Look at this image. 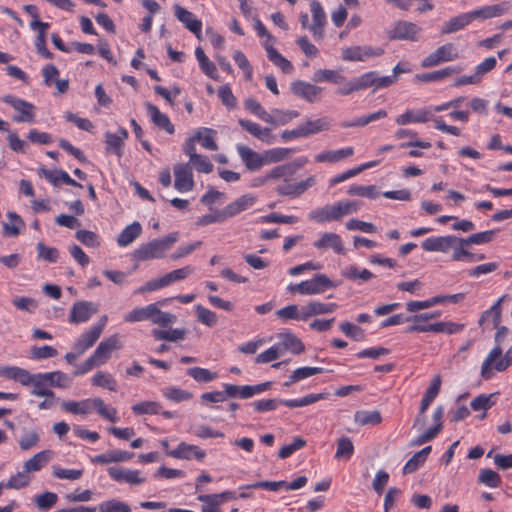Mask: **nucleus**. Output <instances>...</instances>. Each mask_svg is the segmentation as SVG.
I'll return each instance as SVG.
<instances>
[{"mask_svg":"<svg viewBox=\"0 0 512 512\" xmlns=\"http://www.w3.org/2000/svg\"><path fill=\"white\" fill-rule=\"evenodd\" d=\"M173 9L177 20L183 23L186 29L199 38L202 32L201 20L197 19L192 12L179 4H175Z\"/></svg>","mask_w":512,"mask_h":512,"instance_id":"4be33fe9","label":"nucleus"},{"mask_svg":"<svg viewBox=\"0 0 512 512\" xmlns=\"http://www.w3.org/2000/svg\"><path fill=\"white\" fill-rule=\"evenodd\" d=\"M0 378L17 382L24 387L31 386L30 394L35 397H52L55 393L45 372L33 374L19 366L0 365Z\"/></svg>","mask_w":512,"mask_h":512,"instance_id":"f03ea898","label":"nucleus"},{"mask_svg":"<svg viewBox=\"0 0 512 512\" xmlns=\"http://www.w3.org/2000/svg\"><path fill=\"white\" fill-rule=\"evenodd\" d=\"M336 286L337 285L333 283L327 275L315 274L310 280H304L297 284H289L287 290L290 293H298L301 295H318Z\"/></svg>","mask_w":512,"mask_h":512,"instance_id":"423d86ee","label":"nucleus"},{"mask_svg":"<svg viewBox=\"0 0 512 512\" xmlns=\"http://www.w3.org/2000/svg\"><path fill=\"white\" fill-rule=\"evenodd\" d=\"M101 336V327H91L84 332L74 343L73 349L78 353H83L91 348Z\"/></svg>","mask_w":512,"mask_h":512,"instance_id":"c9c22d12","label":"nucleus"},{"mask_svg":"<svg viewBox=\"0 0 512 512\" xmlns=\"http://www.w3.org/2000/svg\"><path fill=\"white\" fill-rule=\"evenodd\" d=\"M61 407L65 412L75 415H86L95 411L101 418L112 423L119 421L117 409L107 405L103 399L99 397L87 398L81 401H64Z\"/></svg>","mask_w":512,"mask_h":512,"instance_id":"7ed1b4c3","label":"nucleus"},{"mask_svg":"<svg viewBox=\"0 0 512 512\" xmlns=\"http://www.w3.org/2000/svg\"><path fill=\"white\" fill-rule=\"evenodd\" d=\"M268 59L285 74H291L294 70L292 63L280 54L271 43L263 42Z\"/></svg>","mask_w":512,"mask_h":512,"instance_id":"e433bc0d","label":"nucleus"},{"mask_svg":"<svg viewBox=\"0 0 512 512\" xmlns=\"http://www.w3.org/2000/svg\"><path fill=\"white\" fill-rule=\"evenodd\" d=\"M351 196L367 197L369 199L377 198L380 193L375 185H351L347 191Z\"/></svg>","mask_w":512,"mask_h":512,"instance_id":"69168bd1","label":"nucleus"},{"mask_svg":"<svg viewBox=\"0 0 512 512\" xmlns=\"http://www.w3.org/2000/svg\"><path fill=\"white\" fill-rule=\"evenodd\" d=\"M162 406L155 401H143L132 406V411L136 415L150 414L156 415L161 412Z\"/></svg>","mask_w":512,"mask_h":512,"instance_id":"338daca9","label":"nucleus"},{"mask_svg":"<svg viewBox=\"0 0 512 512\" xmlns=\"http://www.w3.org/2000/svg\"><path fill=\"white\" fill-rule=\"evenodd\" d=\"M130 506L120 500L111 499L102 502L99 505V512H130Z\"/></svg>","mask_w":512,"mask_h":512,"instance_id":"774afa93","label":"nucleus"},{"mask_svg":"<svg viewBox=\"0 0 512 512\" xmlns=\"http://www.w3.org/2000/svg\"><path fill=\"white\" fill-rule=\"evenodd\" d=\"M354 154L353 147H345L338 150H329L319 153L315 156V161L317 163H336L342 161L345 158H348Z\"/></svg>","mask_w":512,"mask_h":512,"instance_id":"ea45409f","label":"nucleus"},{"mask_svg":"<svg viewBox=\"0 0 512 512\" xmlns=\"http://www.w3.org/2000/svg\"><path fill=\"white\" fill-rule=\"evenodd\" d=\"M195 56L202 72L213 80L218 79L217 68L213 62L209 60L201 47L195 50Z\"/></svg>","mask_w":512,"mask_h":512,"instance_id":"864d4df0","label":"nucleus"},{"mask_svg":"<svg viewBox=\"0 0 512 512\" xmlns=\"http://www.w3.org/2000/svg\"><path fill=\"white\" fill-rule=\"evenodd\" d=\"M109 477L117 483H126L130 486H139L146 482V477L140 470L124 467H109Z\"/></svg>","mask_w":512,"mask_h":512,"instance_id":"9d476101","label":"nucleus"},{"mask_svg":"<svg viewBox=\"0 0 512 512\" xmlns=\"http://www.w3.org/2000/svg\"><path fill=\"white\" fill-rule=\"evenodd\" d=\"M418 134L416 131L406 128L398 129L395 132V137L397 139L410 138L411 140L408 143H402L401 147H418L421 149H428L431 147V143L428 141L419 140L417 138Z\"/></svg>","mask_w":512,"mask_h":512,"instance_id":"37998d69","label":"nucleus"},{"mask_svg":"<svg viewBox=\"0 0 512 512\" xmlns=\"http://www.w3.org/2000/svg\"><path fill=\"white\" fill-rule=\"evenodd\" d=\"M152 336L156 340H165L170 342H177L184 340L187 334V330L184 328H170V329H153L151 331Z\"/></svg>","mask_w":512,"mask_h":512,"instance_id":"a18cd8bd","label":"nucleus"},{"mask_svg":"<svg viewBox=\"0 0 512 512\" xmlns=\"http://www.w3.org/2000/svg\"><path fill=\"white\" fill-rule=\"evenodd\" d=\"M471 23L470 16L467 13L459 14L456 17L451 18L441 28V34H451L459 30H462Z\"/></svg>","mask_w":512,"mask_h":512,"instance_id":"09e8293b","label":"nucleus"},{"mask_svg":"<svg viewBox=\"0 0 512 512\" xmlns=\"http://www.w3.org/2000/svg\"><path fill=\"white\" fill-rule=\"evenodd\" d=\"M387 117V112L383 109H380L371 114L361 116L352 121H345L341 123V127L343 128H352V127H364L373 121H377Z\"/></svg>","mask_w":512,"mask_h":512,"instance_id":"3c124183","label":"nucleus"},{"mask_svg":"<svg viewBox=\"0 0 512 512\" xmlns=\"http://www.w3.org/2000/svg\"><path fill=\"white\" fill-rule=\"evenodd\" d=\"M354 454V445L350 438L341 437L337 441V449L334 457L338 460H350Z\"/></svg>","mask_w":512,"mask_h":512,"instance_id":"e2e57ef3","label":"nucleus"},{"mask_svg":"<svg viewBox=\"0 0 512 512\" xmlns=\"http://www.w3.org/2000/svg\"><path fill=\"white\" fill-rule=\"evenodd\" d=\"M502 11L503 10L500 7V5H491V6H484L482 8L473 10L471 12H468V14H469L470 20L472 22L474 19H477V18L489 19V18L499 16V15H501Z\"/></svg>","mask_w":512,"mask_h":512,"instance_id":"0e129e2a","label":"nucleus"},{"mask_svg":"<svg viewBox=\"0 0 512 512\" xmlns=\"http://www.w3.org/2000/svg\"><path fill=\"white\" fill-rule=\"evenodd\" d=\"M237 152L246 168L250 171L259 170L262 166L266 165L264 153L261 155L245 145H237Z\"/></svg>","mask_w":512,"mask_h":512,"instance_id":"b1692460","label":"nucleus"},{"mask_svg":"<svg viewBox=\"0 0 512 512\" xmlns=\"http://www.w3.org/2000/svg\"><path fill=\"white\" fill-rule=\"evenodd\" d=\"M503 297L486 310L479 319V326L482 329H494L497 328L501 322V302Z\"/></svg>","mask_w":512,"mask_h":512,"instance_id":"7c9ffc66","label":"nucleus"},{"mask_svg":"<svg viewBox=\"0 0 512 512\" xmlns=\"http://www.w3.org/2000/svg\"><path fill=\"white\" fill-rule=\"evenodd\" d=\"M313 246L318 250L331 249L334 253L343 255L345 248L341 236L333 232H324L320 235Z\"/></svg>","mask_w":512,"mask_h":512,"instance_id":"5701e85b","label":"nucleus"},{"mask_svg":"<svg viewBox=\"0 0 512 512\" xmlns=\"http://www.w3.org/2000/svg\"><path fill=\"white\" fill-rule=\"evenodd\" d=\"M121 348L122 343L119 336L114 334L101 341L92 355L97 359L100 365H104L110 359L111 353Z\"/></svg>","mask_w":512,"mask_h":512,"instance_id":"6ab92c4d","label":"nucleus"},{"mask_svg":"<svg viewBox=\"0 0 512 512\" xmlns=\"http://www.w3.org/2000/svg\"><path fill=\"white\" fill-rule=\"evenodd\" d=\"M40 442V433L37 429L26 430L23 432L18 440V444L21 450L27 451L38 445Z\"/></svg>","mask_w":512,"mask_h":512,"instance_id":"052dcab7","label":"nucleus"},{"mask_svg":"<svg viewBox=\"0 0 512 512\" xmlns=\"http://www.w3.org/2000/svg\"><path fill=\"white\" fill-rule=\"evenodd\" d=\"M0 100L16 112L12 118L15 123L33 124L36 122V106L33 103L11 94L2 96Z\"/></svg>","mask_w":512,"mask_h":512,"instance_id":"0eeeda50","label":"nucleus"},{"mask_svg":"<svg viewBox=\"0 0 512 512\" xmlns=\"http://www.w3.org/2000/svg\"><path fill=\"white\" fill-rule=\"evenodd\" d=\"M325 398H326V394H324V393L308 394V395H306L302 398H298V399H281V405L293 409V408L311 405L318 401L324 400Z\"/></svg>","mask_w":512,"mask_h":512,"instance_id":"5fc2aeb1","label":"nucleus"},{"mask_svg":"<svg viewBox=\"0 0 512 512\" xmlns=\"http://www.w3.org/2000/svg\"><path fill=\"white\" fill-rule=\"evenodd\" d=\"M387 117V112L383 109H380L371 114L361 116L352 121H345L341 123V127L343 128H352V127H364L373 121H377Z\"/></svg>","mask_w":512,"mask_h":512,"instance_id":"603ef678","label":"nucleus"},{"mask_svg":"<svg viewBox=\"0 0 512 512\" xmlns=\"http://www.w3.org/2000/svg\"><path fill=\"white\" fill-rule=\"evenodd\" d=\"M294 148L276 147L264 152L266 164H273L289 159L295 153Z\"/></svg>","mask_w":512,"mask_h":512,"instance_id":"4d7b16f0","label":"nucleus"},{"mask_svg":"<svg viewBox=\"0 0 512 512\" xmlns=\"http://www.w3.org/2000/svg\"><path fill=\"white\" fill-rule=\"evenodd\" d=\"M173 172L175 176L174 187L180 193L192 191L195 183L193 170L189 163H178L174 165Z\"/></svg>","mask_w":512,"mask_h":512,"instance_id":"f8f14e48","label":"nucleus"},{"mask_svg":"<svg viewBox=\"0 0 512 512\" xmlns=\"http://www.w3.org/2000/svg\"><path fill=\"white\" fill-rule=\"evenodd\" d=\"M307 162V157L303 156L292 162L275 166L259 179V184H265L268 181H279L274 188L278 195L297 198L316 184V177L313 175L299 182L293 179L295 173Z\"/></svg>","mask_w":512,"mask_h":512,"instance_id":"f257e3e1","label":"nucleus"},{"mask_svg":"<svg viewBox=\"0 0 512 512\" xmlns=\"http://www.w3.org/2000/svg\"><path fill=\"white\" fill-rule=\"evenodd\" d=\"M9 223L3 224L4 235L16 237L20 234V229L25 226L23 219L16 212H8Z\"/></svg>","mask_w":512,"mask_h":512,"instance_id":"13d9d810","label":"nucleus"},{"mask_svg":"<svg viewBox=\"0 0 512 512\" xmlns=\"http://www.w3.org/2000/svg\"><path fill=\"white\" fill-rule=\"evenodd\" d=\"M237 499V494L234 491H223L221 493H213V494H198L197 500L202 504H208L213 507H220L221 505L227 501Z\"/></svg>","mask_w":512,"mask_h":512,"instance_id":"4c0bfd02","label":"nucleus"},{"mask_svg":"<svg viewBox=\"0 0 512 512\" xmlns=\"http://www.w3.org/2000/svg\"><path fill=\"white\" fill-rule=\"evenodd\" d=\"M42 175L48 182H50L54 186H59L60 183H64L70 186L82 188V185L80 183L72 179L70 175L63 170L50 171L47 169H42Z\"/></svg>","mask_w":512,"mask_h":512,"instance_id":"a19ab883","label":"nucleus"},{"mask_svg":"<svg viewBox=\"0 0 512 512\" xmlns=\"http://www.w3.org/2000/svg\"><path fill=\"white\" fill-rule=\"evenodd\" d=\"M496 329L497 331L494 338L496 345L488 353L481 366V376L485 380L492 378V364L496 359L501 357L503 352L501 343L504 341L509 331L506 326H500V324Z\"/></svg>","mask_w":512,"mask_h":512,"instance_id":"6e6552de","label":"nucleus"},{"mask_svg":"<svg viewBox=\"0 0 512 512\" xmlns=\"http://www.w3.org/2000/svg\"><path fill=\"white\" fill-rule=\"evenodd\" d=\"M344 216L345 215L342 211L339 201L333 205H325L321 208L315 209L308 215L310 220L318 223L337 221Z\"/></svg>","mask_w":512,"mask_h":512,"instance_id":"a211bd4d","label":"nucleus"},{"mask_svg":"<svg viewBox=\"0 0 512 512\" xmlns=\"http://www.w3.org/2000/svg\"><path fill=\"white\" fill-rule=\"evenodd\" d=\"M128 138V131L119 127L118 133H105V143H106V152L110 154H115L118 157H121L123 152L122 148L124 145V140Z\"/></svg>","mask_w":512,"mask_h":512,"instance_id":"c85d7f7f","label":"nucleus"},{"mask_svg":"<svg viewBox=\"0 0 512 512\" xmlns=\"http://www.w3.org/2000/svg\"><path fill=\"white\" fill-rule=\"evenodd\" d=\"M91 384L109 391H117L118 383L114 376L106 371H97L91 378Z\"/></svg>","mask_w":512,"mask_h":512,"instance_id":"de8ad7c7","label":"nucleus"},{"mask_svg":"<svg viewBox=\"0 0 512 512\" xmlns=\"http://www.w3.org/2000/svg\"><path fill=\"white\" fill-rule=\"evenodd\" d=\"M145 107L147 114L155 126L170 135L174 134L175 127L165 113H162L156 105L149 102L145 104Z\"/></svg>","mask_w":512,"mask_h":512,"instance_id":"a878e982","label":"nucleus"},{"mask_svg":"<svg viewBox=\"0 0 512 512\" xmlns=\"http://www.w3.org/2000/svg\"><path fill=\"white\" fill-rule=\"evenodd\" d=\"M422 29L417 24L399 20L394 23L393 27L388 31L390 40H406L417 41Z\"/></svg>","mask_w":512,"mask_h":512,"instance_id":"9b49d317","label":"nucleus"},{"mask_svg":"<svg viewBox=\"0 0 512 512\" xmlns=\"http://www.w3.org/2000/svg\"><path fill=\"white\" fill-rule=\"evenodd\" d=\"M58 501V495L54 492L46 491L42 494L35 495L33 503L41 511L50 510Z\"/></svg>","mask_w":512,"mask_h":512,"instance_id":"680f3d73","label":"nucleus"},{"mask_svg":"<svg viewBox=\"0 0 512 512\" xmlns=\"http://www.w3.org/2000/svg\"><path fill=\"white\" fill-rule=\"evenodd\" d=\"M96 312L97 307L92 302L78 301L74 303L70 311L69 321L75 324L84 323L87 322Z\"/></svg>","mask_w":512,"mask_h":512,"instance_id":"393cba45","label":"nucleus"},{"mask_svg":"<svg viewBox=\"0 0 512 512\" xmlns=\"http://www.w3.org/2000/svg\"><path fill=\"white\" fill-rule=\"evenodd\" d=\"M186 374L192 377L198 383H209L218 378V373L202 367H191L186 370Z\"/></svg>","mask_w":512,"mask_h":512,"instance_id":"bf43d9fd","label":"nucleus"},{"mask_svg":"<svg viewBox=\"0 0 512 512\" xmlns=\"http://www.w3.org/2000/svg\"><path fill=\"white\" fill-rule=\"evenodd\" d=\"M338 308L336 303H323L317 300L309 301L302 306V321L308 320L310 317L333 313Z\"/></svg>","mask_w":512,"mask_h":512,"instance_id":"bb28decb","label":"nucleus"},{"mask_svg":"<svg viewBox=\"0 0 512 512\" xmlns=\"http://www.w3.org/2000/svg\"><path fill=\"white\" fill-rule=\"evenodd\" d=\"M134 456V453L123 450H110L90 457L92 464L107 465L111 463L127 462Z\"/></svg>","mask_w":512,"mask_h":512,"instance_id":"cd10ccee","label":"nucleus"},{"mask_svg":"<svg viewBox=\"0 0 512 512\" xmlns=\"http://www.w3.org/2000/svg\"><path fill=\"white\" fill-rule=\"evenodd\" d=\"M459 57L458 51L453 43H446L438 47L434 52L426 56L422 62V68H431L444 62L454 61Z\"/></svg>","mask_w":512,"mask_h":512,"instance_id":"1a4fd4ad","label":"nucleus"},{"mask_svg":"<svg viewBox=\"0 0 512 512\" xmlns=\"http://www.w3.org/2000/svg\"><path fill=\"white\" fill-rule=\"evenodd\" d=\"M304 137H308L312 134H316L330 127V121L327 117H321L316 120H308L304 124L300 125Z\"/></svg>","mask_w":512,"mask_h":512,"instance_id":"6e6d98bb","label":"nucleus"},{"mask_svg":"<svg viewBox=\"0 0 512 512\" xmlns=\"http://www.w3.org/2000/svg\"><path fill=\"white\" fill-rule=\"evenodd\" d=\"M441 387V378L439 375L435 376L431 381L429 387L426 389L420 405V413L423 414L427 411L429 406L439 394Z\"/></svg>","mask_w":512,"mask_h":512,"instance_id":"49530a36","label":"nucleus"},{"mask_svg":"<svg viewBox=\"0 0 512 512\" xmlns=\"http://www.w3.org/2000/svg\"><path fill=\"white\" fill-rule=\"evenodd\" d=\"M238 124L245 131L265 144L271 145L276 142L275 135L272 134L271 129L268 127H262L258 123L246 119H239Z\"/></svg>","mask_w":512,"mask_h":512,"instance_id":"412c9836","label":"nucleus"},{"mask_svg":"<svg viewBox=\"0 0 512 512\" xmlns=\"http://www.w3.org/2000/svg\"><path fill=\"white\" fill-rule=\"evenodd\" d=\"M53 458V451L47 449L42 450L31 458L26 460L23 464V469L28 473H34L42 470Z\"/></svg>","mask_w":512,"mask_h":512,"instance_id":"473e14b6","label":"nucleus"},{"mask_svg":"<svg viewBox=\"0 0 512 512\" xmlns=\"http://www.w3.org/2000/svg\"><path fill=\"white\" fill-rule=\"evenodd\" d=\"M162 302L148 304L144 307H136L124 315V322L136 323L150 321L152 324L160 327H168L176 322L177 317L169 312H164L159 308Z\"/></svg>","mask_w":512,"mask_h":512,"instance_id":"20e7f679","label":"nucleus"},{"mask_svg":"<svg viewBox=\"0 0 512 512\" xmlns=\"http://www.w3.org/2000/svg\"><path fill=\"white\" fill-rule=\"evenodd\" d=\"M255 203V198L251 195H242L241 197L237 198L235 201L229 203L227 206H225L223 210V215L226 219L234 217L241 213L242 211H245L249 207H251Z\"/></svg>","mask_w":512,"mask_h":512,"instance_id":"f704fd0d","label":"nucleus"},{"mask_svg":"<svg viewBox=\"0 0 512 512\" xmlns=\"http://www.w3.org/2000/svg\"><path fill=\"white\" fill-rule=\"evenodd\" d=\"M384 50L380 47L351 46L342 50L341 56L344 61H366L369 58L381 56Z\"/></svg>","mask_w":512,"mask_h":512,"instance_id":"4468645a","label":"nucleus"},{"mask_svg":"<svg viewBox=\"0 0 512 512\" xmlns=\"http://www.w3.org/2000/svg\"><path fill=\"white\" fill-rule=\"evenodd\" d=\"M142 232V226L139 222H133L126 226L117 237V244L120 247H126L130 245L136 238L140 236Z\"/></svg>","mask_w":512,"mask_h":512,"instance_id":"c03bdc74","label":"nucleus"},{"mask_svg":"<svg viewBox=\"0 0 512 512\" xmlns=\"http://www.w3.org/2000/svg\"><path fill=\"white\" fill-rule=\"evenodd\" d=\"M178 238V232H172L163 238L154 239L148 243L142 244L133 252V258L136 261L164 258L166 252L178 241Z\"/></svg>","mask_w":512,"mask_h":512,"instance_id":"39448f33","label":"nucleus"},{"mask_svg":"<svg viewBox=\"0 0 512 512\" xmlns=\"http://www.w3.org/2000/svg\"><path fill=\"white\" fill-rule=\"evenodd\" d=\"M297 117L299 112L296 110L272 109L265 122L274 126H283Z\"/></svg>","mask_w":512,"mask_h":512,"instance_id":"58836bf2","label":"nucleus"},{"mask_svg":"<svg viewBox=\"0 0 512 512\" xmlns=\"http://www.w3.org/2000/svg\"><path fill=\"white\" fill-rule=\"evenodd\" d=\"M290 89L295 96L309 103L318 102L323 92L322 87L303 80L293 81L291 83Z\"/></svg>","mask_w":512,"mask_h":512,"instance_id":"ddd939ff","label":"nucleus"},{"mask_svg":"<svg viewBox=\"0 0 512 512\" xmlns=\"http://www.w3.org/2000/svg\"><path fill=\"white\" fill-rule=\"evenodd\" d=\"M312 80L316 83L329 82L342 84L345 77L338 70L318 69L314 72Z\"/></svg>","mask_w":512,"mask_h":512,"instance_id":"8fccbe9b","label":"nucleus"},{"mask_svg":"<svg viewBox=\"0 0 512 512\" xmlns=\"http://www.w3.org/2000/svg\"><path fill=\"white\" fill-rule=\"evenodd\" d=\"M216 134L217 132L211 128L200 127L195 131L194 137L203 148L216 151L218 149L215 141Z\"/></svg>","mask_w":512,"mask_h":512,"instance_id":"79ce46f5","label":"nucleus"},{"mask_svg":"<svg viewBox=\"0 0 512 512\" xmlns=\"http://www.w3.org/2000/svg\"><path fill=\"white\" fill-rule=\"evenodd\" d=\"M310 11L312 14V23L309 31L316 40H320L324 36V27L327 23L326 13L318 0L310 2Z\"/></svg>","mask_w":512,"mask_h":512,"instance_id":"2eb2a0df","label":"nucleus"},{"mask_svg":"<svg viewBox=\"0 0 512 512\" xmlns=\"http://www.w3.org/2000/svg\"><path fill=\"white\" fill-rule=\"evenodd\" d=\"M341 276L346 280L354 282L358 285L369 282L374 278V274L366 269H361L357 265L350 264L341 270Z\"/></svg>","mask_w":512,"mask_h":512,"instance_id":"c756f323","label":"nucleus"},{"mask_svg":"<svg viewBox=\"0 0 512 512\" xmlns=\"http://www.w3.org/2000/svg\"><path fill=\"white\" fill-rule=\"evenodd\" d=\"M168 456L180 460L202 461L206 457V452L197 445L181 442L175 449L168 451Z\"/></svg>","mask_w":512,"mask_h":512,"instance_id":"aec40b11","label":"nucleus"},{"mask_svg":"<svg viewBox=\"0 0 512 512\" xmlns=\"http://www.w3.org/2000/svg\"><path fill=\"white\" fill-rule=\"evenodd\" d=\"M456 243H461V238L454 235L436 236L425 239L421 246L427 252H443L446 253Z\"/></svg>","mask_w":512,"mask_h":512,"instance_id":"dca6fc26","label":"nucleus"},{"mask_svg":"<svg viewBox=\"0 0 512 512\" xmlns=\"http://www.w3.org/2000/svg\"><path fill=\"white\" fill-rule=\"evenodd\" d=\"M278 338L280 340L277 345H281V352L284 353L285 350L290 351L293 354H301L305 350V346L303 342L292 332L284 331L278 334Z\"/></svg>","mask_w":512,"mask_h":512,"instance_id":"72a5a7b5","label":"nucleus"},{"mask_svg":"<svg viewBox=\"0 0 512 512\" xmlns=\"http://www.w3.org/2000/svg\"><path fill=\"white\" fill-rule=\"evenodd\" d=\"M365 89L373 87L374 90L387 88L396 82L395 75L380 76L377 71H369L362 74Z\"/></svg>","mask_w":512,"mask_h":512,"instance_id":"2f4dec72","label":"nucleus"},{"mask_svg":"<svg viewBox=\"0 0 512 512\" xmlns=\"http://www.w3.org/2000/svg\"><path fill=\"white\" fill-rule=\"evenodd\" d=\"M434 115L430 108L408 109L395 118L396 124L405 126L414 123H426L434 121Z\"/></svg>","mask_w":512,"mask_h":512,"instance_id":"f3484780","label":"nucleus"}]
</instances>
